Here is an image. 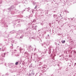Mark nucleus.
Listing matches in <instances>:
<instances>
[{"mask_svg":"<svg viewBox=\"0 0 76 76\" xmlns=\"http://www.w3.org/2000/svg\"><path fill=\"white\" fill-rule=\"evenodd\" d=\"M44 46H45V47H46V46H45V45H50V41H47L46 42H45L44 43Z\"/></svg>","mask_w":76,"mask_h":76,"instance_id":"1","label":"nucleus"},{"mask_svg":"<svg viewBox=\"0 0 76 76\" xmlns=\"http://www.w3.org/2000/svg\"><path fill=\"white\" fill-rule=\"evenodd\" d=\"M71 53L73 54V55H75V54H76V52L75 50H72L71 51Z\"/></svg>","mask_w":76,"mask_h":76,"instance_id":"2","label":"nucleus"},{"mask_svg":"<svg viewBox=\"0 0 76 76\" xmlns=\"http://www.w3.org/2000/svg\"><path fill=\"white\" fill-rule=\"evenodd\" d=\"M57 15L56 14H54L53 15V17L55 18V19H58V18H57Z\"/></svg>","mask_w":76,"mask_h":76,"instance_id":"3","label":"nucleus"},{"mask_svg":"<svg viewBox=\"0 0 76 76\" xmlns=\"http://www.w3.org/2000/svg\"><path fill=\"white\" fill-rule=\"evenodd\" d=\"M24 55H25V56H26V57H27L28 56V55H29V54H28V52H26L24 53Z\"/></svg>","mask_w":76,"mask_h":76,"instance_id":"4","label":"nucleus"},{"mask_svg":"<svg viewBox=\"0 0 76 76\" xmlns=\"http://www.w3.org/2000/svg\"><path fill=\"white\" fill-rule=\"evenodd\" d=\"M46 53H47V49H45L43 50V53L45 54Z\"/></svg>","mask_w":76,"mask_h":76,"instance_id":"5","label":"nucleus"},{"mask_svg":"<svg viewBox=\"0 0 76 76\" xmlns=\"http://www.w3.org/2000/svg\"><path fill=\"white\" fill-rule=\"evenodd\" d=\"M46 67H47V66H46V65H45L43 66L42 68V69H45Z\"/></svg>","mask_w":76,"mask_h":76,"instance_id":"6","label":"nucleus"},{"mask_svg":"<svg viewBox=\"0 0 76 76\" xmlns=\"http://www.w3.org/2000/svg\"><path fill=\"white\" fill-rule=\"evenodd\" d=\"M65 42H66V41H65V40H62L61 41V42H62V44H64V43H65Z\"/></svg>","mask_w":76,"mask_h":76,"instance_id":"7","label":"nucleus"},{"mask_svg":"<svg viewBox=\"0 0 76 76\" xmlns=\"http://www.w3.org/2000/svg\"><path fill=\"white\" fill-rule=\"evenodd\" d=\"M35 75V73L34 72V71H32L31 72V75H33V76H34Z\"/></svg>","mask_w":76,"mask_h":76,"instance_id":"8","label":"nucleus"},{"mask_svg":"<svg viewBox=\"0 0 76 76\" xmlns=\"http://www.w3.org/2000/svg\"><path fill=\"white\" fill-rule=\"evenodd\" d=\"M37 27H38L37 26H36L34 27V29L35 30H37Z\"/></svg>","mask_w":76,"mask_h":76,"instance_id":"9","label":"nucleus"},{"mask_svg":"<svg viewBox=\"0 0 76 76\" xmlns=\"http://www.w3.org/2000/svg\"><path fill=\"white\" fill-rule=\"evenodd\" d=\"M29 48L31 49V48H32V46H31V45H29Z\"/></svg>","mask_w":76,"mask_h":76,"instance_id":"10","label":"nucleus"},{"mask_svg":"<svg viewBox=\"0 0 76 76\" xmlns=\"http://www.w3.org/2000/svg\"><path fill=\"white\" fill-rule=\"evenodd\" d=\"M49 54H50L51 53V50H50L49 52H48Z\"/></svg>","mask_w":76,"mask_h":76,"instance_id":"11","label":"nucleus"},{"mask_svg":"<svg viewBox=\"0 0 76 76\" xmlns=\"http://www.w3.org/2000/svg\"><path fill=\"white\" fill-rule=\"evenodd\" d=\"M41 71H42V72H45V70L43 69V70H41Z\"/></svg>","mask_w":76,"mask_h":76,"instance_id":"12","label":"nucleus"},{"mask_svg":"<svg viewBox=\"0 0 76 76\" xmlns=\"http://www.w3.org/2000/svg\"><path fill=\"white\" fill-rule=\"evenodd\" d=\"M24 11H25V10H23V11H22V14H23V12Z\"/></svg>","mask_w":76,"mask_h":76,"instance_id":"13","label":"nucleus"},{"mask_svg":"<svg viewBox=\"0 0 76 76\" xmlns=\"http://www.w3.org/2000/svg\"><path fill=\"white\" fill-rule=\"evenodd\" d=\"M32 39H36V38H35V37H32Z\"/></svg>","mask_w":76,"mask_h":76,"instance_id":"14","label":"nucleus"},{"mask_svg":"<svg viewBox=\"0 0 76 76\" xmlns=\"http://www.w3.org/2000/svg\"><path fill=\"white\" fill-rule=\"evenodd\" d=\"M31 16H32V15L31 14V15L29 16V17H28V18H29V17H31Z\"/></svg>","mask_w":76,"mask_h":76,"instance_id":"15","label":"nucleus"},{"mask_svg":"<svg viewBox=\"0 0 76 76\" xmlns=\"http://www.w3.org/2000/svg\"><path fill=\"white\" fill-rule=\"evenodd\" d=\"M20 38H21V39H22L23 38V36H21L20 37Z\"/></svg>","mask_w":76,"mask_h":76,"instance_id":"16","label":"nucleus"},{"mask_svg":"<svg viewBox=\"0 0 76 76\" xmlns=\"http://www.w3.org/2000/svg\"><path fill=\"white\" fill-rule=\"evenodd\" d=\"M36 3L35 2H34L33 3V5H35Z\"/></svg>","mask_w":76,"mask_h":76,"instance_id":"17","label":"nucleus"},{"mask_svg":"<svg viewBox=\"0 0 76 76\" xmlns=\"http://www.w3.org/2000/svg\"><path fill=\"white\" fill-rule=\"evenodd\" d=\"M18 62H16L15 63V65H18Z\"/></svg>","mask_w":76,"mask_h":76,"instance_id":"18","label":"nucleus"},{"mask_svg":"<svg viewBox=\"0 0 76 76\" xmlns=\"http://www.w3.org/2000/svg\"><path fill=\"white\" fill-rule=\"evenodd\" d=\"M4 55V56H3V57H5V54L3 53V54H2V55Z\"/></svg>","mask_w":76,"mask_h":76,"instance_id":"19","label":"nucleus"},{"mask_svg":"<svg viewBox=\"0 0 76 76\" xmlns=\"http://www.w3.org/2000/svg\"><path fill=\"white\" fill-rule=\"evenodd\" d=\"M31 12H32V13H34V10H32L31 11Z\"/></svg>","mask_w":76,"mask_h":76,"instance_id":"20","label":"nucleus"},{"mask_svg":"<svg viewBox=\"0 0 76 76\" xmlns=\"http://www.w3.org/2000/svg\"><path fill=\"white\" fill-rule=\"evenodd\" d=\"M31 27H32V28H34V25H32Z\"/></svg>","mask_w":76,"mask_h":76,"instance_id":"21","label":"nucleus"},{"mask_svg":"<svg viewBox=\"0 0 76 76\" xmlns=\"http://www.w3.org/2000/svg\"><path fill=\"white\" fill-rule=\"evenodd\" d=\"M29 76H32V74H29Z\"/></svg>","mask_w":76,"mask_h":76,"instance_id":"22","label":"nucleus"},{"mask_svg":"<svg viewBox=\"0 0 76 76\" xmlns=\"http://www.w3.org/2000/svg\"><path fill=\"white\" fill-rule=\"evenodd\" d=\"M20 16L21 18H22V17H23V15H20Z\"/></svg>","mask_w":76,"mask_h":76,"instance_id":"23","label":"nucleus"},{"mask_svg":"<svg viewBox=\"0 0 76 76\" xmlns=\"http://www.w3.org/2000/svg\"><path fill=\"white\" fill-rule=\"evenodd\" d=\"M29 7H28V10H27V11L29 12Z\"/></svg>","mask_w":76,"mask_h":76,"instance_id":"24","label":"nucleus"},{"mask_svg":"<svg viewBox=\"0 0 76 76\" xmlns=\"http://www.w3.org/2000/svg\"><path fill=\"white\" fill-rule=\"evenodd\" d=\"M34 9H37V5L35 7H34Z\"/></svg>","mask_w":76,"mask_h":76,"instance_id":"25","label":"nucleus"},{"mask_svg":"<svg viewBox=\"0 0 76 76\" xmlns=\"http://www.w3.org/2000/svg\"><path fill=\"white\" fill-rule=\"evenodd\" d=\"M74 66H76V63H75Z\"/></svg>","mask_w":76,"mask_h":76,"instance_id":"26","label":"nucleus"},{"mask_svg":"<svg viewBox=\"0 0 76 76\" xmlns=\"http://www.w3.org/2000/svg\"><path fill=\"white\" fill-rule=\"evenodd\" d=\"M23 3H25V1H23Z\"/></svg>","mask_w":76,"mask_h":76,"instance_id":"27","label":"nucleus"},{"mask_svg":"<svg viewBox=\"0 0 76 76\" xmlns=\"http://www.w3.org/2000/svg\"><path fill=\"white\" fill-rule=\"evenodd\" d=\"M56 21H58V19H55Z\"/></svg>","mask_w":76,"mask_h":76,"instance_id":"28","label":"nucleus"},{"mask_svg":"<svg viewBox=\"0 0 76 76\" xmlns=\"http://www.w3.org/2000/svg\"><path fill=\"white\" fill-rule=\"evenodd\" d=\"M25 9H26L27 10L28 9V8H26Z\"/></svg>","mask_w":76,"mask_h":76,"instance_id":"29","label":"nucleus"},{"mask_svg":"<svg viewBox=\"0 0 76 76\" xmlns=\"http://www.w3.org/2000/svg\"><path fill=\"white\" fill-rule=\"evenodd\" d=\"M71 20H73V19L72 18Z\"/></svg>","mask_w":76,"mask_h":76,"instance_id":"30","label":"nucleus"},{"mask_svg":"<svg viewBox=\"0 0 76 76\" xmlns=\"http://www.w3.org/2000/svg\"><path fill=\"white\" fill-rule=\"evenodd\" d=\"M48 37H49V35L48 34Z\"/></svg>","mask_w":76,"mask_h":76,"instance_id":"31","label":"nucleus"},{"mask_svg":"<svg viewBox=\"0 0 76 76\" xmlns=\"http://www.w3.org/2000/svg\"><path fill=\"white\" fill-rule=\"evenodd\" d=\"M58 45H60V44H58Z\"/></svg>","mask_w":76,"mask_h":76,"instance_id":"32","label":"nucleus"},{"mask_svg":"<svg viewBox=\"0 0 76 76\" xmlns=\"http://www.w3.org/2000/svg\"><path fill=\"white\" fill-rule=\"evenodd\" d=\"M69 66H71V65H69Z\"/></svg>","mask_w":76,"mask_h":76,"instance_id":"33","label":"nucleus"},{"mask_svg":"<svg viewBox=\"0 0 76 76\" xmlns=\"http://www.w3.org/2000/svg\"><path fill=\"white\" fill-rule=\"evenodd\" d=\"M42 44V46L43 45V44Z\"/></svg>","mask_w":76,"mask_h":76,"instance_id":"34","label":"nucleus"},{"mask_svg":"<svg viewBox=\"0 0 76 76\" xmlns=\"http://www.w3.org/2000/svg\"><path fill=\"white\" fill-rule=\"evenodd\" d=\"M40 10H41V9H40Z\"/></svg>","mask_w":76,"mask_h":76,"instance_id":"35","label":"nucleus"},{"mask_svg":"<svg viewBox=\"0 0 76 76\" xmlns=\"http://www.w3.org/2000/svg\"><path fill=\"white\" fill-rule=\"evenodd\" d=\"M66 13H69V12H67Z\"/></svg>","mask_w":76,"mask_h":76,"instance_id":"36","label":"nucleus"},{"mask_svg":"<svg viewBox=\"0 0 76 76\" xmlns=\"http://www.w3.org/2000/svg\"><path fill=\"white\" fill-rule=\"evenodd\" d=\"M46 39H47V37H46Z\"/></svg>","mask_w":76,"mask_h":76,"instance_id":"37","label":"nucleus"},{"mask_svg":"<svg viewBox=\"0 0 76 76\" xmlns=\"http://www.w3.org/2000/svg\"><path fill=\"white\" fill-rule=\"evenodd\" d=\"M68 19H69V20L70 19V18H68Z\"/></svg>","mask_w":76,"mask_h":76,"instance_id":"38","label":"nucleus"},{"mask_svg":"<svg viewBox=\"0 0 76 76\" xmlns=\"http://www.w3.org/2000/svg\"><path fill=\"white\" fill-rule=\"evenodd\" d=\"M58 66H59V64L58 65Z\"/></svg>","mask_w":76,"mask_h":76,"instance_id":"39","label":"nucleus"},{"mask_svg":"<svg viewBox=\"0 0 76 76\" xmlns=\"http://www.w3.org/2000/svg\"><path fill=\"white\" fill-rule=\"evenodd\" d=\"M60 1H61V0H60Z\"/></svg>","mask_w":76,"mask_h":76,"instance_id":"40","label":"nucleus"},{"mask_svg":"<svg viewBox=\"0 0 76 76\" xmlns=\"http://www.w3.org/2000/svg\"><path fill=\"white\" fill-rule=\"evenodd\" d=\"M75 26V27H76V26Z\"/></svg>","mask_w":76,"mask_h":76,"instance_id":"41","label":"nucleus"},{"mask_svg":"<svg viewBox=\"0 0 76 76\" xmlns=\"http://www.w3.org/2000/svg\"><path fill=\"white\" fill-rule=\"evenodd\" d=\"M31 58H32V56H31Z\"/></svg>","mask_w":76,"mask_h":76,"instance_id":"42","label":"nucleus"},{"mask_svg":"<svg viewBox=\"0 0 76 76\" xmlns=\"http://www.w3.org/2000/svg\"><path fill=\"white\" fill-rule=\"evenodd\" d=\"M64 2H65V1H64Z\"/></svg>","mask_w":76,"mask_h":76,"instance_id":"43","label":"nucleus"},{"mask_svg":"<svg viewBox=\"0 0 76 76\" xmlns=\"http://www.w3.org/2000/svg\"><path fill=\"white\" fill-rule=\"evenodd\" d=\"M67 1V0H66V1Z\"/></svg>","mask_w":76,"mask_h":76,"instance_id":"44","label":"nucleus"},{"mask_svg":"<svg viewBox=\"0 0 76 76\" xmlns=\"http://www.w3.org/2000/svg\"><path fill=\"white\" fill-rule=\"evenodd\" d=\"M60 56V57H61V56Z\"/></svg>","mask_w":76,"mask_h":76,"instance_id":"45","label":"nucleus"},{"mask_svg":"<svg viewBox=\"0 0 76 76\" xmlns=\"http://www.w3.org/2000/svg\"><path fill=\"white\" fill-rule=\"evenodd\" d=\"M20 51H21V50H20Z\"/></svg>","mask_w":76,"mask_h":76,"instance_id":"46","label":"nucleus"},{"mask_svg":"<svg viewBox=\"0 0 76 76\" xmlns=\"http://www.w3.org/2000/svg\"><path fill=\"white\" fill-rule=\"evenodd\" d=\"M60 16H61V15H60Z\"/></svg>","mask_w":76,"mask_h":76,"instance_id":"47","label":"nucleus"},{"mask_svg":"<svg viewBox=\"0 0 76 76\" xmlns=\"http://www.w3.org/2000/svg\"><path fill=\"white\" fill-rule=\"evenodd\" d=\"M60 16H61V15H60Z\"/></svg>","mask_w":76,"mask_h":76,"instance_id":"48","label":"nucleus"}]
</instances>
